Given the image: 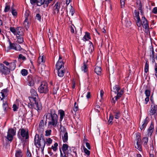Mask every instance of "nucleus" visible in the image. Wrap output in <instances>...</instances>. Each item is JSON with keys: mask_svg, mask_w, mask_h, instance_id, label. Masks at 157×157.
<instances>
[{"mask_svg": "<svg viewBox=\"0 0 157 157\" xmlns=\"http://www.w3.org/2000/svg\"><path fill=\"white\" fill-rule=\"evenodd\" d=\"M45 117L46 120L45 122V125L47 124V119L49 120L48 122V126L55 127L56 126L58 123V116L56 114V110L53 109H51L47 113H45L44 117ZM44 123L43 120H42L40 121L39 124V128L42 129V130L44 131Z\"/></svg>", "mask_w": 157, "mask_h": 157, "instance_id": "1", "label": "nucleus"}, {"mask_svg": "<svg viewBox=\"0 0 157 157\" xmlns=\"http://www.w3.org/2000/svg\"><path fill=\"white\" fill-rule=\"evenodd\" d=\"M34 144L37 147L40 148L42 152L43 151L45 145V138H44L43 134L41 133L40 136L38 134H36Z\"/></svg>", "mask_w": 157, "mask_h": 157, "instance_id": "2", "label": "nucleus"}, {"mask_svg": "<svg viewBox=\"0 0 157 157\" xmlns=\"http://www.w3.org/2000/svg\"><path fill=\"white\" fill-rule=\"evenodd\" d=\"M16 67V64L14 62L10 63L9 67L8 68L2 63H0V73L2 75H7L10 73V70H14Z\"/></svg>", "mask_w": 157, "mask_h": 157, "instance_id": "3", "label": "nucleus"}, {"mask_svg": "<svg viewBox=\"0 0 157 157\" xmlns=\"http://www.w3.org/2000/svg\"><path fill=\"white\" fill-rule=\"evenodd\" d=\"M30 103L28 104V107L31 109L33 108L37 110L41 109V104L38 99H36L35 98H29Z\"/></svg>", "mask_w": 157, "mask_h": 157, "instance_id": "4", "label": "nucleus"}, {"mask_svg": "<svg viewBox=\"0 0 157 157\" xmlns=\"http://www.w3.org/2000/svg\"><path fill=\"white\" fill-rule=\"evenodd\" d=\"M120 88L119 86L117 85H115L111 90V96L113 97L114 94H117L116 96H115L114 97L115 98V100H117L118 99L120 98L121 97L124 93V91L122 89L119 92V91L120 90Z\"/></svg>", "mask_w": 157, "mask_h": 157, "instance_id": "5", "label": "nucleus"}, {"mask_svg": "<svg viewBox=\"0 0 157 157\" xmlns=\"http://www.w3.org/2000/svg\"><path fill=\"white\" fill-rule=\"evenodd\" d=\"M9 45L7 48L6 51L8 52L10 50H14L17 51H20L22 49L20 45L17 44L16 43H12L10 40L9 39L8 40Z\"/></svg>", "mask_w": 157, "mask_h": 157, "instance_id": "6", "label": "nucleus"}, {"mask_svg": "<svg viewBox=\"0 0 157 157\" xmlns=\"http://www.w3.org/2000/svg\"><path fill=\"white\" fill-rule=\"evenodd\" d=\"M139 22L140 23V26H138V27H140L141 25L145 29V31L147 33L149 32V26L148 21L145 18V17L143 16L141 18V20L140 19Z\"/></svg>", "mask_w": 157, "mask_h": 157, "instance_id": "7", "label": "nucleus"}, {"mask_svg": "<svg viewBox=\"0 0 157 157\" xmlns=\"http://www.w3.org/2000/svg\"><path fill=\"white\" fill-rule=\"evenodd\" d=\"M38 91L40 93H47L48 91L47 83L45 82H42L38 88Z\"/></svg>", "mask_w": 157, "mask_h": 157, "instance_id": "8", "label": "nucleus"}, {"mask_svg": "<svg viewBox=\"0 0 157 157\" xmlns=\"http://www.w3.org/2000/svg\"><path fill=\"white\" fill-rule=\"evenodd\" d=\"M60 134L62 135L63 141L66 142L68 139V134L66 129L63 126H61L60 129Z\"/></svg>", "mask_w": 157, "mask_h": 157, "instance_id": "9", "label": "nucleus"}, {"mask_svg": "<svg viewBox=\"0 0 157 157\" xmlns=\"http://www.w3.org/2000/svg\"><path fill=\"white\" fill-rule=\"evenodd\" d=\"M20 134L21 136L23 139L25 140L28 139L29 138V133L27 130H26L23 128L19 129L18 134Z\"/></svg>", "mask_w": 157, "mask_h": 157, "instance_id": "10", "label": "nucleus"}, {"mask_svg": "<svg viewBox=\"0 0 157 157\" xmlns=\"http://www.w3.org/2000/svg\"><path fill=\"white\" fill-rule=\"evenodd\" d=\"M16 134V131L13 128L8 129L7 139L10 141H12L13 138V136Z\"/></svg>", "mask_w": 157, "mask_h": 157, "instance_id": "11", "label": "nucleus"}, {"mask_svg": "<svg viewBox=\"0 0 157 157\" xmlns=\"http://www.w3.org/2000/svg\"><path fill=\"white\" fill-rule=\"evenodd\" d=\"M139 135L140 133H136V135H138V136H137L136 139L137 141L136 144V145L135 146V147L139 151H141L142 150V146L141 144V139Z\"/></svg>", "mask_w": 157, "mask_h": 157, "instance_id": "12", "label": "nucleus"}, {"mask_svg": "<svg viewBox=\"0 0 157 157\" xmlns=\"http://www.w3.org/2000/svg\"><path fill=\"white\" fill-rule=\"evenodd\" d=\"M157 113V105L152 103L149 112L150 115H155Z\"/></svg>", "mask_w": 157, "mask_h": 157, "instance_id": "13", "label": "nucleus"}, {"mask_svg": "<svg viewBox=\"0 0 157 157\" xmlns=\"http://www.w3.org/2000/svg\"><path fill=\"white\" fill-rule=\"evenodd\" d=\"M37 77L29 75L28 76V85L31 86H33L35 84V80Z\"/></svg>", "mask_w": 157, "mask_h": 157, "instance_id": "14", "label": "nucleus"}, {"mask_svg": "<svg viewBox=\"0 0 157 157\" xmlns=\"http://www.w3.org/2000/svg\"><path fill=\"white\" fill-rule=\"evenodd\" d=\"M60 7V2H57L53 7V13L54 14H56L59 13V10Z\"/></svg>", "mask_w": 157, "mask_h": 157, "instance_id": "15", "label": "nucleus"}, {"mask_svg": "<svg viewBox=\"0 0 157 157\" xmlns=\"http://www.w3.org/2000/svg\"><path fill=\"white\" fill-rule=\"evenodd\" d=\"M64 63L62 60V57L59 55L58 61L56 64V70L60 69L63 66Z\"/></svg>", "mask_w": 157, "mask_h": 157, "instance_id": "16", "label": "nucleus"}, {"mask_svg": "<svg viewBox=\"0 0 157 157\" xmlns=\"http://www.w3.org/2000/svg\"><path fill=\"white\" fill-rule=\"evenodd\" d=\"M134 17L136 21V25L137 26H140V23L139 21H140V19L139 16V12L137 10H135L134 11Z\"/></svg>", "mask_w": 157, "mask_h": 157, "instance_id": "17", "label": "nucleus"}, {"mask_svg": "<svg viewBox=\"0 0 157 157\" xmlns=\"http://www.w3.org/2000/svg\"><path fill=\"white\" fill-rule=\"evenodd\" d=\"M62 150L63 152L67 153V154L70 153L71 151V147L66 144H63Z\"/></svg>", "mask_w": 157, "mask_h": 157, "instance_id": "18", "label": "nucleus"}, {"mask_svg": "<svg viewBox=\"0 0 157 157\" xmlns=\"http://www.w3.org/2000/svg\"><path fill=\"white\" fill-rule=\"evenodd\" d=\"M89 46L88 48L87 51L86 53L91 54L94 50V46L92 42H90L89 44Z\"/></svg>", "mask_w": 157, "mask_h": 157, "instance_id": "19", "label": "nucleus"}, {"mask_svg": "<svg viewBox=\"0 0 157 157\" xmlns=\"http://www.w3.org/2000/svg\"><path fill=\"white\" fill-rule=\"evenodd\" d=\"M148 140V139L147 137H144L142 140V143H143L144 146L146 149L148 148V146L147 145Z\"/></svg>", "mask_w": 157, "mask_h": 157, "instance_id": "20", "label": "nucleus"}, {"mask_svg": "<svg viewBox=\"0 0 157 157\" xmlns=\"http://www.w3.org/2000/svg\"><path fill=\"white\" fill-rule=\"evenodd\" d=\"M30 93L31 94V96L29 97V98H35L36 99V97H37V94L36 90L33 89H32L30 90Z\"/></svg>", "mask_w": 157, "mask_h": 157, "instance_id": "21", "label": "nucleus"}, {"mask_svg": "<svg viewBox=\"0 0 157 157\" xmlns=\"http://www.w3.org/2000/svg\"><path fill=\"white\" fill-rule=\"evenodd\" d=\"M154 129V125L152 124L150 125V127L148 129V135L150 136H151L153 132Z\"/></svg>", "mask_w": 157, "mask_h": 157, "instance_id": "22", "label": "nucleus"}, {"mask_svg": "<svg viewBox=\"0 0 157 157\" xmlns=\"http://www.w3.org/2000/svg\"><path fill=\"white\" fill-rule=\"evenodd\" d=\"M148 123V121L147 120V118H146L142 122V124L140 127V128L141 130H142L145 127L147 126V123Z\"/></svg>", "mask_w": 157, "mask_h": 157, "instance_id": "23", "label": "nucleus"}, {"mask_svg": "<svg viewBox=\"0 0 157 157\" xmlns=\"http://www.w3.org/2000/svg\"><path fill=\"white\" fill-rule=\"evenodd\" d=\"M90 34L88 32H86L85 34L82 38V40L84 41H86L88 40L89 39H90Z\"/></svg>", "mask_w": 157, "mask_h": 157, "instance_id": "24", "label": "nucleus"}, {"mask_svg": "<svg viewBox=\"0 0 157 157\" xmlns=\"http://www.w3.org/2000/svg\"><path fill=\"white\" fill-rule=\"evenodd\" d=\"M16 31V35H22L23 34L22 29L20 27L17 28Z\"/></svg>", "mask_w": 157, "mask_h": 157, "instance_id": "25", "label": "nucleus"}, {"mask_svg": "<svg viewBox=\"0 0 157 157\" xmlns=\"http://www.w3.org/2000/svg\"><path fill=\"white\" fill-rule=\"evenodd\" d=\"M101 69L100 67L96 66L95 67L94 72L98 75H100L101 73Z\"/></svg>", "mask_w": 157, "mask_h": 157, "instance_id": "26", "label": "nucleus"}, {"mask_svg": "<svg viewBox=\"0 0 157 157\" xmlns=\"http://www.w3.org/2000/svg\"><path fill=\"white\" fill-rule=\"evenodd\" d=\"M23 154L21 150H16L15 152L16 157H22Z\"/></svg>", "mask_w": 157, "mask_h": 157, "instance_id": "27", "label": "nucleus"}, {"mask_svg": "<svg viewBox=\"0 0 157 157\" xmlns=\"http://www.w3.org/2000/svg\"><path fill=\"white\" fill-rule=\"evenodd\" d=\"M58 71V76L59 77H63V76L65 72V70H63L62 69L61 70H57Z\"/></svg>", "mask_w": 157, "mask_h": 157, "instance_id": "28", "label": "nucleus"}, {"mask_svg": "<svg viewBox=\"0 0 157 157\" xmlns=\"http://www.w3.org/2000/svg\"><path fill=\"white\" fill-rule=\"evenodd\" d=\"M20 36L19 35L16 36L17 39V42L19 44H21L24 41L23 38Z\"/></svg>", "mask_w": 157, "mask_h": 157, "instance_id": "29", "label": "nucleus"}, {"mask_svg": "<svg viewBox=\"0 0 157 157\" xmlns=\"http://www.w3.org/2000/svg\"><path fill=\"white\" fill-rule=\"evenodd\" d=\"M59 111L60 115L59 120L61 121L63 119L64 116H65V113L62 110H60Z\"/></svg>", "mask_w": 157, "mask_h": 157, "instance_id": "30", "label": "nucleus"}, {"mask_svg": "<svg viewBox=\"0 0 157 157\" xmlns=\"http://www.w3.org/2000/svg\"><path fill=\"white\" fill-rule=\"evenodd\" d=\"M52 140L50 138H48L45 139V144H46L47 146H49L52 144Z\"/></svg>", "mask_w": 157, "mask_h": 157, "instance_id": "31", "label": "nucleus"}, {"mask_svg": "<svg viewBox=\"0 0 157 157\" xmlns=\"http://www.w3.org/2000/svg\"><path fill=\"white\" fill-rule=\"evenodd\" d=\"M23 24L25 28L27 30V29L29 28V23L28 21V19L27 18H26L25 20L24 21Z\"/></svg>", "mask_w": 157, "mask_h": 157, "instance_id": "32", "label": "nucleus"}, {"mask_svg": "<svg viewBox=\"0 0 157 157\" xmlns=\"http://www.w3.org/2000/svg\"><path fill=\"white\" fill-rule=\"evenodd\" d=\"M81 70L84 72H86L88 70L87 65L84 63L83 65L81 67Z\"/></svg>", "mask_w": 157, "mask_h": 157, "instance_id": "33", "label": "nucleus"}, {"mask_svg": "<svg viewBox=\"0 0 157 157\" xmlns=\"http://www.w3.org/2000/svg\"><path fill=\"white\" fill-rule=\"evenodd\" d=\"M149 70V63L147 60H146V62L145 66L144 71L147 73L148 71Z\"/></svg>", "mask_w": 157, "mask_h": 157, "instance_id": "34", "label": "nucleus"}, {"mask_svg": "<svg viewBox=\"0 0 157 157\" xmlns=\"http://www.w3.org/2000/svg\"><path fill=\"white\" fill-rule=\"evenodd\" d=\"M11 8V12L13 15L14 17L17 16V11H16V10L14 9L13 7H12Z\"/></svg>", "mask_w": 157, "mask_h": 157, "instance_id": "35", "label": "nucleus"}, {"mask_svg": "<svg viewBox=\"0 0 157 157\" xmlns=\"http://www.w3.org/2000/svg\"><path fill=\"white\" fill-rule=\"evenodd\" d=\"M10 6L7 3H6L4 11L6 13L7 12L10 10Z\"/></svg>", "mask_w": 157, "mask_h": 157, "instance_id": "36", "label": "nucleus"}, {"mask_svg": "<svg viewBox=\"0 0 157 157\" xmlns=\"http://www.w3.org/2000/svg\"><path fill=\"white\" fill-rule=\"evenodd\" d=\"M21 73L23 76H26L28 74V72L27 70L23 69L21 70Z\"/></svg>", "mask_w": 157, "mask_h": 157, "instance_id": "37", "label": "nucleus"}, {"mask_svg": "<svg viewBox=\"0 0 157 157\" xmlns=\"http://www.w3.org/2000/svg\"><path fill=\"white\" fill-rule=\"evenodd\" d=\"M38 62L40 64L44 63V60L43 56H40L38 58Z\"/></svg>", "mask_w": 157, "mask_h": 157, "instance_id": "38", "label": "nucleus"}, {"mask_svg": "<svg viewBox=\"0 0 157 157\" xmlns=\"http://www.w3.org/2000/svg\"><path fill=\"white\" fill-rule=\"evenodd\" d=\"M59 86L58 85H56L54 87L53 90V94H56L57 93V91L58 90Z\"/></svg>", "mask_w": 157, "mask_h": 157, "instance_id": "39", "label": "nucleus"}, {"mask_svg": "<svg viewBox=\"0 0 157 157\" xmlns=\"http://www.w3.org/2000/svg\"><path fill=\"white\" fill-rule=\"evenodd\" d=\"M36 4L38 6H40L44 4V0H36Z\"/></svg>", "mask_w": 157, "mask_h": 157, "instance_id": "40", "label": "nucleus"}, {"mask_svg": "<svg viewBox=\"0 0 157 157\" xmlns=\"http://www.w3.org/2000/svg\"><path fill=\"white\" fill-rule=\"evenodd\" d=\"M58 146V144L57 143H55L54 146H52L51 147V148L53 149V151H56L58 148L57 147Z\"/></svg>", "mask_w": 157, "mask_h": 157, "instance_id": "41", "label": "nucleus"}, {"mask_svg": "<svg viewBox=\"0 0 157 157\" xmlns=\"http://www.w3.org/2000/svg\"><path fill=\"white\" fill-rule=\"evenodd\" d=\"M60 157H67L68 154L67 153L63 152L62 153L61 149H60Z\"/></svg>", "mask_w": 157, "mask_h": 157, "instance_id": "42", "label": "nucleus"}, {"mask_svg": "<svg viewBox=\"0 0 157 157\" xmlns=\"http://www.w3.org/2000/svg\"><path fill=\"white\" fill-rule=\"evenodd\" d=\"M83 149L84 150V152L87 155H90V151L87 150L84 146H83Z\"/></svg>", "mask_w": 157, "mask_h": 157, "instance_id": "43", "label": "nucleus"}, {"mask_svg": "<svg viewBox=\"0 0 157 157\" xmlns=\"http://www.w3.org/2000/svg\"><path fill=\"white\" fill-rule=\"evenodd\" d=\"M78 105L77 104L76 102H75L74 103V106L73 109L75 113H76V112L78 110Z\"/></svg>", "mask_w": 157, "mask_h": 157, "instance_id": "44", "label": "nucleus"}, {"mask_svg": "<svg viewBox=\"0 0 157 157\" xmlns=\"http://www.w3.org/2000/svg\"><path fill=\"white\" fill-rule=\"evenodd\" d=\"M10 31L15 35H16V29L14 27H11L10 28Z\"/></svg>", "mask_w": 157, "mask_h": 157, "instance_id": "45", "label": "nucleus"}, {"mask_svg": "<svg viewBox=\"0 0 157 157\" xmlns=\"http://www.w3.org/2000/svg\"><path fill=\"white\" fill-rule=\"evenodd\" d=\"M115 117L116 119H118L120 117V113L119 111H117L115 112Z\"/></svg>", "mask_w": 157, "mask_h": 157, "instance_id": "46", "label": "nucleus"}, {"mask_svg": "<svg viewBox=\"0 0 157 157\" xmlns=\"http://www.w3.org/2000/svg\"><path fill=\"white\" fill-rule=\"evenodd\" d=\"M150 91L148 90H145V94L147 97H149V96L150 95Z\"/></svg>", "mask_w": 157, "mask_h": 157, "instance_id": "47", "label": "nucleus"}, {"mask_svg": "<svg viewBox=\"0 0 157 157\" xmlns=\"http://www.w3.org/2000/svg\"><path fill=\"white\" fill-rule=\"evenodd\" d=\"M53 0H44V4L47 7L48 4Z\"/></svg>", "mask_w": 157, "mask_h": 157, "instance_id": "48", "label": "nucleus"}, {"mask_svg": "<svg viewBox=\"0 0 157 157\" xmlns=\"http://www.w3.org/2000/svg\"><path fill=\"white\" fill-rule=\"evenodd\" d=\"M3 107V108L4 110H5L7 107L8 105L6 101H5V102H3V104H2Z\"/></svg>", "mask_w": 157, "mask_h": 157, "instance_id": "49", "label": "nucleus"}, {"mask_svg": "<svg viewBox=\"0 0 157 157\" xmlns=\"http://www.w3.org/2000/svg\"><path fill=\"white\" fill-rule=\"evenodd\" d=\"M19 59H22V60H25L26 59V57L23 56L22 54H20L18 56Z\"/></svg>", "mask_w": 157, "mask_h": 157, "instance_id": "50", "label": "nucleus"}, {"mask_svg": "<svg viewBox=\"0 0 157 157\" xmlns=\"http://www.w3.org/2000/svg\"><path fill=\"white\" fill-rule=\"evenodd\" d=\"M113 117L112 115H110L109 116V120L108 121V123L109 124H112V120H113Z\"/></svg>", "mask_w": 157, "mask_h": 157, "instance_id": "51", "label": "nucleus"}, {"mask_svg": "<svg viewBox=\"0 0 157 157\" xmlns=\"http://www.w3.org/2000/svg\"><path fill=\"white\" fill-rule=\"evenodd\" d=\"M74 12L73 7L71 6L70 13L71 14V16H73L74 13Z\"/></svg>", "mask_w": 157, "mask_h": 157, "instance_id": "52", "label": "nucleus"}, {"mask_svg": "<svg viewBox=\"0 0 157 157\" xmlns=\"http://www.w3.org/2000/svg\"><path fill=\"white\" fill-rule=\"evenodd\" d=\"M13 110L14 111H17V110L18 109V107L16 105L14 104L13 106Z\"/></svg>", "mask_w": 157, "mask_h": 157, "instance_id": "53", "label": "nucleus"}, {"mask_svg": "<svg viewBox=\"0 0 157 157\" xmlns=\"http://www.w3.org/2000/svg\"><path fill=\"white\" fill-rule=\"evenodd\" d=\"M26 155L27 157H31V154L28 149L27 150Z\"/></svg>", "mask_w": 157, "mask_h": 157, "instance_id": "54", "label": "nucleus"}, {"mask_svg": "<svg viewBox=\"0 0 157 157\" xmlns=\"http://www.w3.org/2000/svg\"><path fill=\"white\" fill-rule=\"evenodd\" d=\"M152 12L154 13L157 14V7H154L152 9Z\"/></svg>", "mask_w": 157, "mask_h": 157, "instance_id": "55", "label": "nucleus"}, {"mask_svg": "<svg viewBox=\"0 0 157 157\" xmlns=\"http://www.w3.org/2000/svg\"><path fill=\"white\" fill-rule=\"evenodd\" d=\"M125 0H121L120 3L121 4V7L122 8L124 7L125 4Z\"/></svg>", "mask_w": 157, "mask_h": 157, "instance_id": "56", "label": "nucleus"}, {"mask_svg": "<svg viewBox=\"0 0 157 157\" xmlns=\"http://www.w3.org/2000/svg\"><path fill=\"white\" fill-rule=\"evenodd\" d=\"M138 6H139V10L140 11V12L142 14H143V10H142V6L141 5V3H140V4H139L138 5Z\"/></svg>", "mask_w": 157, "mask_h": 157, "instance_id": "57", "label": "nucleus"}, {"mask_svg": "<svg viewBox=\"0 0 157 157\" xmlns=\"http://www.w3.org/2000/svg\"><path fill=\"white\" fill-rule=\"evenodd\" d=\"M36 17L37 19L39 21H41V17L40 15L39 14L37 13L36 14Z\"/></svg>", "mask_w": 157, "mask_h": 157, "instance_id": "58", "label": "nucleus"}, {"mask_svg": "<svg viewBox=\"0 0 157 157\" xmlns=\"http://www.w3.org/2000/svg\"><path fill=\"white\" fill-rule=\"evenodd\" d=\"M51 130H47L45 131V135L46 136H49L51 134Z\"/></svg>", "mask_w": 157, "mask_h": 157, "instance_id": "59", "label": "nucleus"}, {"mask_svg": "<svg viewBox=\"0 0 157 157\" xmlns=\"http://www.w3.org/2000/svg\"><path fill=\"white\" fill-rule=\"evenodd\" d=\"M95 109L96 111L97 112H99L100 111V106L98 105H97L95 106Z\"/></svg>", "mask_w": 157, "mask_h": 157, "instance_id": "60", "label": "nucleus"}, {"mask_svg": "<svg viewBox=\"0 0 157 157\" xmlns=\"http://www.w3.org/2000/svg\"><path fill=\"white\" fill-rule=\"evenodd\" d=\"M2 92L5 93L6 95H7V94L8 92V90L7 89H4L2 90Z\"/></svg>", "mask_w": 157, "mask_h": 157, "instance_id": "61", "label": "nucleus"}, {"mask_svg": "<svg viewBox=\"0 0 157 157\" xmlns=\"http://www.w3.org/2000/svg\"><path fill=\"white\" fill-rule=\"evenodd\" d=\"M1 93V95L2 96V98H1V97H0V99L1 101H2L3 100V98H4L5 95H6V94L5 93L2 92V91Z\"/></svg>", "mask_w": 157, "mask_h": 157, "instance_id": "62", "label": "nucleus"}, {"mask_svg": "<svg viewBox=\"0 0 157 157\" xmlns=\"http://www.w3.org/2000/svg\"><path fill=\"white\" fill-rule=\"evenodd\" d=\"M85 144H86V147L88 148V149H90V144L87 142H86Z\"/></svg>", "mask_w": 157, "mask_h": 157, "instance_id": "63", "label": "nucleus"}, {"mask_svg": "<svg viewBox=\"0 0 157 157\" xmlns=\"http://www.w3.org/2000/svg\"><path fill=\"white\" fill-rule=\"evenodd\" d=\"M150 56L151 57H152V58H155V52L153 49L152 51V54Z\"/></svg>", "mask_w": 157, "mask_h": 157, "instance_id": "64", "label": "nucleus"}]
</instances>
